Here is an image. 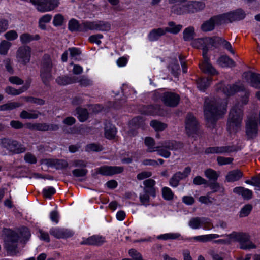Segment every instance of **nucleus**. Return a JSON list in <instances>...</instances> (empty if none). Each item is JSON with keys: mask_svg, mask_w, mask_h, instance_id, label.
<instances>
[{"mask_svg": "<svg viewBox=\"0 0 260 260\" xmlns=\"http://www.w3.org/2000/svg\"><path fill=\"white\" fill-rule=\"evenodd\" d=\"M95 30L108 31L111 28V25L109 23L102 21H95Z\"/></svg>", "mask_w": 260, "mask_h": 260, "instance_id": "nucleus-37", "label": "nucleus"}, {"mask_svg": "<svg viewBox=\"0 0 260 260\" xmlns=\"http://www.w3.org/2000/svg\"><path fill=\"white\" fill-rule=\"evenodd\" d=\"M220 237H221V236H220L219 235L211 234L208 235L195 236L193 238V239L197 241L201 242H207L213 239L218 238Z\"/></svg>", "mask_w": 260, "mask_h": 260, "instance_id": "nucleus-32", "label": "nucleus"}, {"mask_svg": "<svg viewBox=\"0 0 260 260\" xmlns=\"http://www.w3.org/2000/svg\"><path fill=\"white\" fill-rule=\"evenodd\" d=\"M52 164L58 169H62L68 166V162L63 159L54 160Z\"/></svg>", "mask_w": 260, "mask_h": 260, "instance_id": "nucleus-58", "label": "nucleus"}, {"mask_svg": "<svg viewBox=\"0 0 260 260\" xmlns=\"http://www.w3.org/2000/svg\"><path fill=\"white\" fill-rule=\"evenodd\" d=\"M103 150L102 147L99 144L91 143L86 146L85 150L87 152L100 151Z\"/></svg>", "mask_w": 260, "mask_h": 260, "instance_id": "nucleus-55", "label": "nucleus"}, {"mask_svg": "<svg viewBox=\"0 0 260 260\" xmlns=\"http://www.w3.org/2000/svg\"><path fill=\"white\" fill-rule=\"evenodd\" d=\"M145 112L146 114L153 115H161L162 114L160 110V107L158 105L148 106Z\"/></svg>", "mask_w": 260, "mask_h": 260, "instance_id": "nucleus-41", "label": "nucleus"}, {"mask_svg": "<svg viewBox=\"0 0 260 260\" xmlns=\"http://www.w3.org/2000/svg\"><path fill=\"white\" fill-rule=\"evenodd\" d=\"M189 226L193 229H200V217L192 218L189 221Z\"/></svg>", "mask_w": 260, "mask_h": 260, "instance_id": "nucleus-60", "label": "nucleus"}, {"mask_svg": "<svg viewBox=\"0 0 260 260\" xmlns=\"http://www.w3.org/2000/svg\"><path fill=\"white\" fill-rule=\"evenodd\" d=\"M243 116L241 106L236 105L231 109L227 123V129L230 133H236L240 129Z\"/></svg>", "mask_w": 260, "mask_h": 260, "instance_id": "nucleus-3", "label": "nucleus"}, {"mask_svg": "<svg viewBox=\"0 0 260 260\" xmlns=\"http://www.w3.org/2000/svg\"><path fill=\"white\" fill-rule=\"evenodd\" d=\"M162 195L163 198L168 201L173 199L174 193L171 189L168 187H164L162 188Z\"/></svg>", "mask_w": 260, "mask_h": 260, "instance_id": "nucleus-50", "label": "nucleus"}, {"mask_svg": "<svg viewBox=\"0 0 260 260\" xmlns=\"http://www.w3.org/2000/svg\"><path fill=\"white\" fill-rule=\"evenodd\" d=\"M215 42H218L219 44L222 45L223 47L230 51L231 53L234 54L235 52L232 48L231 43L224 39L222 38L216 37L214 39Z\"/></svg>", "mask_w": 260, "mask_h": 260, "instance_id": "nucleus-39", "label": "nucleus"}, {"mask_svg": "<svg viewBox=\"0 0 260 260\" xmlns=\"http://www.w3.org/2000/svg\"><path fill=\"white\" fill-rule=\"evenodd\" d=\"M161 146H157L156 151L159 155L164 157L165 158H169L171 155V153L169 151L161 148Z\"/></svg>", "mask_w": 260, "mask_h": 260, "instance_id": "nucleus-61", "label": "nucleus"}, {"mask_svg": "<svg viewBox=\"0 0 260 260\" xmlns=\"http://www.w3.org/2000/svg\"><path fill=\"white\" fill-rule=\"evenodd\" d=\"M217 63L222 67H233L235 66V62L226 55L220 56L217 60Z\"/></svg>", "mask_w": 260, "mask_h": 260, "instance_id": "nucleus-27", "label": "nucleus"}, {"mask_svg": "<svg viewBox=\"0 0 260 260\" xmlns=\"http://www.w3.org/2000/svg\"><path fill=\"white\" fill-rule=\"evenodd\" d=\"M183 146V145L182 143L175 141H165L162 143L161 145L162 147H164L170 150H177L182 148Z\"/></svg>", "mask_w": 260, "mask_h": 260, "instance_id": "nucleus-28", "label": "nucleus"}, {"mask_svg": "<svg viewBox=\"0 0 260 260\" xmlns=\"http://www.w3.org/2000/svg\"><path fill=\"white\" fill-rule=\"evenodd\" d=\"M182 28L181 25H176L174 22L171 21L168 23V26L164 28L166 33L170 32L173 34H178Z\"/></svg>", "mask_w": 260, "mask_h": 260, "instance_id": "nucleus-33", "label": "nucleus"}, {"mask_svg": "<svg viewBox=\"0 0 260 260\" xmlns=\"http://www.w3.org/2000/svg\"><path fill=\"white\" fill-rule=\"evenodd\" d=\"M49 233L51 236L56 239H67L74 235V232L72 231L59 227H53L51 228Z\"/></svg>", "mask_w": 260, "mask_h": 260, "instance_id": "nucleus-12", "label": "nucleus"}, {"mask_svg": "<svg viewBox=\"0 0 260 260\" xmlns=\"http://www.w3.org/2000/svg\"><path fill=\"white\" fill-rule=\"evenodd\" d=\"M198 122L194 116L191 114H188L185 120V128L188 136L196 133L198 129Z\"/></svg>", "mask_w": 260, "mask_h": 260, "instance_id": "nucleus-17", "label": "nucleus"}, {"mask_svg": "<svg viewBox=\"0 0 260 260\" xmlns=\"http://www.w3.org/2000/svg\"><path fill=\"white\" fill-rule=\"evenodd\" d=\"M234 151V147L231 146H214L207 148L205 150V153L220 154L230 153Z\"/></svg>", "mask_w": 260, "mask_h": 260, "instance_id": "nucleus-19", "label": "nucleus"}, {"mask_svg": "<svg viewBox=\"0 0 260 260\" xmlns=\"http://www.w3.org/2000/svg\"><path fill=\"white\" fill-rule=\"evenodd\" d=\"M116 129L113 125H106L105 128V136L107 139H113L116 134Z\"/></svg>", "mask_w": 260, "mask_h": 260, "instance_id": "nucleus-35", "label": "nucleus"}, {"mask_svg": "<svg viewBox=\"0 0 260 260\" xmlns=\"http://www.w3.org/2000/svg\"><path fill=\"white\" fill-rule=\"evenodd\" d=\"M52 18V15L49 14H45L41 17L39 20V26L43 30L46 29V25L45 23H48L50 21Z\"/></svg>", "mask_w": 260, "mask_h": 260, "instance_id": "nucleus-46", "label": "nucleus"}, {"mask_svg": "<svg viewBox=\"0 0 260 260\" xmlns=\"http://www.w3.org/2000/svg\"><path fill=\"white\" fill-rule=\"evenodd\" d=\"M211 82V78H202L197 80V86L200 90H204L209 86Z\"/></svg>", "mask_w": 260, "mask_h": 260, "instance_id": "nucleus-42", "label": "nucleus"}, {"mask_svg": "<svg viewBox=\"0 0 260 260\" xmlns=\"http://www.w3.org/2000/svg\"><path fill=\"white\" fill-rule=\"evenodd\" d=\"M191 172V168L189 167H186L182 172H177L175 173L169 181V184L173 187H176L178 186L179 182L186 178Z\"/></svg>", "mask_w": 260, "mask_h": 260, "instance_id": "nucleus-15", "label": "nucleus"}, {"mask_svg": "<svg viewBox=\"0 0 260 260\" xmlns=\"http://www.w3.org/2000/svg\"><path fill=\"white\" fill-rule=\"evenodd\" d=\"M203 228L206 230H209L213 228L211 220L208 218L200 217V228Z\"/></svg>", "mask_w": 260, "mask_h": 260, "instance_id": "nucleus-38", "label": "nucleus"}, {"mask_svg": "<svg viewBox=\"0 0 260 260\" xmlns=\"http://www.w3.org/2000/svg\"><path fill=\"white\" fill-rule=\"evenodd\" d=\"M81 23L79 24L78 21L74 19H71L68 23V28L71 31H80Z\"/></svg>", "mask_w": 260, "mask_h": 260, "instance_id": "nucleus-48", "label": "nucleus"}, {"mask_svg": "<svg viewBox=\"0 0 260 260\" xmlns=\"http://www.w3.org/2000/svg\"><path fill=\"white\" fill-rule=\"evenodd\" d=\"M227 101L219 98H208L204 104V115L209 127H213L226 112Z\"/></svg>", "mask_w": 260, "mask_h": 260, "instance_id": "nucleus-1", "label": "nucleus"}, {"mask_svg": "<svg viewBox=\"0 0 260 260\" xmlns=\"http://www.w3.org/2000/svg\"><path fill=\"white\" fill-rule=\"evenodd\" d=\"M192 1L189 2L186 4L182 6V7L177 8L176 6L171 7V12L178 15L183 14L184 13L195 12L194 7L193 6Z\"/></svg>", "mask_w": 260, "mask_h": 260, "instance_id": "nucleus-18", "label": "nucleus"}, {"mask_svg": "<svg viewBox=\"0 0 260 260\" xmlns=\"http://www.w3.org/2000/svg\"><path fill=\"white\" fill-rule=\"evenodd\" d=\"M30 2L42 13L52 11L59 5V0H30Z\"/></svg>", "mask_w": 260, "mask_h": 260, "instance_id": "nucleus-7", "label": "nucleus"}, {"mask_svg": "<svg viewBox=\"0 0 260 260\" xmlns=\"http://www.w3.org/2000/svg\"><path fill=\"white\" fill-rule=\"evenodd\" d=\"M166 34L164 28H159L152 29L149 34L148 37L150 41H155Z\"/></svg>", "mask_w": 260, "mask_h": 260, "instance_id": "nucleus-25", "label": "nucleus"}, {"mask_svg": "<svg viewBox=\"0 0 260 260\" xmlns=\"http://www.w3.org/2000/svg\"><path fill=\"white\" fill-rule=\"evenodd\" d=\"M257 133L258 127L255 116L248 117L246 123V134L248 139L255 138Z\"/></svg>", "mask_w": 260, "mask_h": 260, "instance_id": "nucleus-9", "label": "nucleus"}, {"mask_svg": "<svg viewBox=\"0 0 260 260\" xmlns=\"http://www.w3.org/2000/svg\"><path fill=\"white\" fill-rule=\"evenodd\" d=\"M1 143L3 147L14 154L21 153L26 151L25 146L15 140L4 138L1 140Z\"/></svg>", "mask_w": 260, "mask_h": 260, "instance_id": "nucleus-8", "label": "nucleus"}, {"mask_svg": "<svg viewBox=\"0 0 260 260\" xmlns=\"http://www.w3.org/2000/svg\"><path fill=\"white\" fill-rule=\"evenodd\" d=\"M181 236V234L178 233H169L160 235L157 238L164 240H174L180 239Z\"/></svg>", "mask_w": 260, "mask_h": 260, "instance_id": "nucleus-36", "label": "nucleus"}, {"mask_svg": "<svg viewBox=\"0 0 260 260\" xmlns=\"http://www.w3.org/2000/svg\"><path fill=\"white\" fill-rule=\"evenodd\" d=\"M244 78L250 82L252 87L255 88H260V74H256L251 72H245L243 74Z\"/></svg>", "mask_w": 260, "mask_h": 260, "instance_id": "nucleus-20", "label": "nucleus"}, {"mask_svg": "<svg viewBox=\"0 0 260 260\" xmlns=\"http://www.w3.org/2000/svg\"><path fill=\"white\" fill-rule=\"evenodd\" d=\"M234 12L218 15L220 24L237 20L239 17H235Z\"/></svg>", "mask_w": 260, "mask_h": 260, "instance_id": "nucleus-26", "label": "nucleus"}, {"mask_svg": "<svg viewBox=\"0 0 260 260\" xmlns=\"http://www.w3.org/2000/svg\"><path fill=\"white\" fill-rule=\"evenodd\" d=\"M22 104L18 102H9L0 106V111L10 110L20 107Z\"/></svg>", "mask_w": 260, "mask_h": 260, "instance_id": "nucleus-44", "label": "nucleus"}, {"mask_svg": "<svg viewBox=\"0 0 260 260\" xmlns=\"http://www.w3.org/2000/svg\"><path fill=\"white\" fill-rule=\"evenodd\" d=\"M145 144L148 147L147 152H153L156 150L157 147H154L155 141L151 137H146L145 139Z\"/></svg>", "mask_w": 260, "mask_h": 260, "instance_id": "nucleus-45", "label": "nucleus"}, {"mask_svg": "<svg viewBox=\"0 0 260 260\" xmlns=\"http://www.w3.org/2000/svg\"><path fill=\"white\" fill-rule=\"evenodd\" d=\"M243 176V173L239 170H234L230 171L226 176L227 182H235L239 180Z\"/></svg>", "mask_w": 260, "mask_h": 260, "instance_id": "nucleus-24", "label": "nucleus"}, {"mask_svg": "<svg viewBox=\"0 0 260 260\" xmlns=\"http://www.w3.org/2000/svg\"><path fill=\"white\" fill-rule=\"evenodd\" d=\"M233 192L241 194L245 199H250L252 198V192L250 190L242 187H237L234 188Z\"/></svg>", "mask_w": 260, "mask_h": 260, "instance_id": "nucleus-29", "label": "nucleus"}, {"mask_svg": "<svg viewBox=\"0 0 260 260\" xmlns=\"http://www.w3.org/2000/svg\"><path fill=\"white\" fill-rule=\"evenodd\" d=\"M95 21H84L81 23L80 31L86 32L89 30H95Z\"/></svg>", "mask_w": 260, "mask_h": 260, "instance_id": "nucleus-43", "label": "nucleus"}, {"mask_svg": "<svg viewBox=\"0 0 260 260\" xmlns=\"http://www.w3.org/2000/svg\"><path fill=\"white\" fill-rule=\"evenodd\" d=\"M211 193V192H208L206 196L200 197L199 198V202L205 204H212L214 200V199L209 196Z\"/></svg>", "mask_w": 260, "mask_h": 260, "instance_id": "nucleus-56", "label": "nucleus"}, {"mask_svg": "<svg viewBox=\"0 0 260 260\" xmlns=\"http://www.w3.org/2000/svg\"><path fill=\"white\" fill-rule=\"evenodd\" d=\"M233 160V159L231 157L219 156L217 158V161L220 166L230 164L232 162Z\"/></svg>", "mask_w": 260, "mask_h": 260, "instance_id": "nucleus-59", "label": "nucleus"}, {"mask_svg": "<svg viewBox=\"0 0 260 260\" xmlns=\"http://www.w3.org/2000/svg\"><path fill=\"white\" fill-rule=\"evenodd\" d=\"M30 82H27L25 85L19 89H16L11 86H8L5 88V92L10 95H19L23 92L26 91L30 86Z\"/></svg>", "mask_w": 260, "mask_h": 260, "instance_id": "nucleus-23", "label": "nucleus"}, {"mask_svg": "<svg viewBox=\"0 0 260 260\" xmlns=\"http://www.w3.org/2000/svg\"><path fill=\"white\" fill-rule=\"evenodd\" d=\"M40 115L41 113L37 111L30 110L27 111L23 110L20 114V117L22 119H37Z\"/></svg>", "mask_w": 260, "mask_h": 260, "instance_id": "nucleus-30", "label": "nucleus"}, {"mask_svg": "<svg viewBox=\"0 0 260 260\" xmlns=\"http://www.w3.org/2000/svg\"><path fill=\"white\" fill-rule=\"evenodd\" d=\"M11 43L7 41L3 40L0 43V54L6 55L10 47Z\"/></svg>", "mask_w": 260, "mask_h": 260, "instance_id": "nucleus-51", "label": "nucleus"}, {"mask_svg": "<svg viewBox=\"0 0 260 260\" xmlns=\"http://www.w3.org/2000/svg\"><path fill=\"white\" fill-rule=\"evenodd\" d=\"M64 20V17L61 14H56L54 17L53 24L55 26H61L63 24Z\"/></svg>", "mask_w": 260, "mask_h": 260, "instance_id": "nucleus-57", "label": "nucleus"}, {"mask_svg": "<svg viewBox=\"0 0 260 260\" xmlns=\"http://www.w3.org/2000/svg\"><path fill=\"white\" fill-rule=\"evenodd\" d=\"M219 17L217 16H215L209 20L205 22L201 26V29L204 31H209L212 30L215 26V25H220Z\"/></svg>", "mask_w": 260, "mask_h": 260, "instance_id": "nucleus-21", "label": "nucleus"}, {"mask_svg": "<svg viewBox=\"0 0 260 260\" xmlns=\"http://www.w3.org/2000/svg\"><path fill=\"white\" fill-rule=\"evenodd\" d=\"M222 83L217 85V89L221 92H223L226 96H229L235 94L236 92L239 91H242L244 89V86L240 83H238L233 85H228L224 87H222Z\"/></svg>", "mask_w": 260, "mask_h": 260, "instance_id": "nucleus-14", "label": "nucleus"}, {"mask_svg": "<svg viewBox=\"0 0 260 260\" xmlns=\"http://www.w3.org/2000/svg\"><path fill=\"white\" fill-rule=\"evenodd\" d=\"M252 206L250 204L245 205L241 210L239 216L240 217L247 216L251 212Z\"/></svg>", "mask_w": 260, "mask_h": 260, "instance_id": "nucleus-54", "label": "nucleus"}, {"mask_svg": "<svg viewBox=\"0 0 260 260\" xmlns=\"http://www.w3.org/2000/svg\"><path fill=\"white\" fill-rule=\"evenodd\" d=\"M150 125L156 131H162L167 127L165 123L155 120L151 122Z\"/></svg>", "mask_w": 260, "mask_h": 260, "instance_id": "nucleus-49", "label": "nucleus"}, {"mask_svg": "<svg viewBox=\"0 0 260 260\" xmlns=\"http://www.w3.org/2000/svg\"><path fill=\"white\" fill-rule=\"evenodd\" d=\"M40 38L39 35L33 36L28 33H24L20 36V39L22 44H27L34 40H38Z\"/></svg>", "mask_w": 260, "mask_h": 260, "instance_id": "nucleus-34", "label": "nucleus"}, {"mask_svg": "<svg viewBox=\"0 0 260 260\" xmlns=\"http://www.w3.org/2000/svg\"><path fill=\"white\" fill-rule=\"evenodd\" d=\"M78 82L81 86L87 87L92 85V82L85 76L81 77Z\"/></svg>", "mask_w": 260, "mask_h": 260, "instance_id": "nucleus-64", "label": "nucleus"}, {"mask_svg": "<svg viewBox=\"0 0 260 260\" xmlns=\"http://www.w3.org/2000/svg\"><path fill=\"white\" fill-rule=\"evenodd\" d=\"M31 56V48L28 46L20 47L17 52V59L18 61L23 64H26L29 62Z\"/></svg>", "mask_w": 260, "mask_h": 260, "instance_id": "nucleus-10", "label": "nucleus"}, {"mask_svg": "<svg viewBox=\"0 0 260 260\" xmlns=\"http://www.w3.org/2000/svg\"><path fill=\"white\" fill-rule=\"evenodd\" d=\"M212 40L211 38L198 39L193 42L192 45L193 47L202 49L203 50V61L199 64L201 70L205 73L214 75L217 74V72L210 63L209 58L207 56L208 45L211 43Z\"/></svg>", "mask_w": 260, "mask_h": 260, "instance_id": "nucleus-2", "label": "nucleus"}, {"mask_svg": "<svg viewBox=\"0 0 260 260\" xmlns=\"http://www.w3.org/2000/svg\"><path fill=\"white\" fill-rule=\"evenodd\" d=\"M123 167L121 166H103L95 169L96 173L103 176H112L123 172Z\"/></svg>", "mask_w": 260, "mask_h": 260, "instance_id": "nucleus-11", "label": "nucleus"}, {"mask_svg": "<svg viewBox=\"0 0 260 260\" xmlns=\"http://www.w3.org/2000/svg\"><path fill=\"white\" fill-rule=\"evenodd\" d=\"M194 36V29L193 27L185 28L183 31V39L185 41H190Z\"/></svg>", "mask_w": 260, "mask_h": 260, "instance_id": "nucleus-47", "label": "nucleus"}, {"mask_svg": "<svg viewBox=\"0 0 260 260\" xmlns=\"http://www.w3.org/2000/svg\"><path fill=\"white\" fill-rule=\"evenodd\" d=\"M128 253L132 257L133 260H143L141 254L134 249H130Z\"/></svg>", "mask_w": 260, "mask_h": 260, "instance_id": "nucleus-62", "label": "nucleus"}, {"mask_svg": "<svg viewBox=\"0 0 260 260\" xmlns=\"http://www.w3.org/2000/svg\"><path fill=\"white\" fill-rule=\"evenodd\" d=\"M205 175L210 180L215 181L217 179L219 175L215 170L208 169L205 171Z\"/></svg>", "mask_w": 260, "mask_h": 260, "instance_id": "nucleus-53", "label": "nucleus"}, {"mask_svg": "<svg viewBox=\"0 0 260 260\" xmlns=\"http://www.w3.org/2000/svg\"><path fill=\"white\" fill-rule=\"evenodd\" d=\"M161 100L165 105L174 107L179 104L180 96L174 92H166L162 94Z\"/></svg>", "mask_w": 260, "mask_h": 260, "instance_id": "nucleus-13", "label": "nucleus"}, {"mask_svg": "<svg viewBox=\"0 0 260 260\" xmlns=\"http://www.w3.org/2000/svg\"><path fill=\"white\" fill-rule=\"evenodd\" d=\"M155 181L152 179H148L143 181L144 187L143 191L146 192H149V194L155 197L156 189L154 187L155 185Z\"/></svg>", "mask_w": 260, "mask_h": 260, "instance_id": "nucleus-22", "label": "nucleus"}, {"mask_svg": "<svg viewBox=\"0 0 260 260\" xmlns=\"http://www.w3.org/2000/svg\"><path fill=\"white\" fill-rule=\"evenodd\" d=\"M150 196L151 195L149 192H144V191L143 193H140L139 199L142 205L145 206L149 205Z\"/></svg>", "mask_w": 260, "mask_h": 260, "instance_id": "nucleus-52", "label": "nucleus"}, {"mask_svg": "<svg viewBox=\"0 0 260 260\" xmlns=\"http://www.w3.org/2000/svg\"><path fill=\"white\" fill-rule=\"evenodd\" d=\"M169 69H171V73L174 76H177L178 73V71L180 70L179 64L176 61H174L172 62L169 67Z\"/></svg>", "mask_w": 260, "mask_h": 260, "instance_id": "nucleus-63", "label": "nucleus"}, {"mask_svg": "<svg viewBox=\"0 0 260 260\" xmlns=\"http://www.w3.org/2000/svg\"><path fill=\"white\" fill-rule=\"evenodd\" d=\"M78 118L80 121L84 122L88 118V112L86 109L78 107L76 109Z\"/></svg>", "mask_w": 260, "mask_h": 260, "instance_id": "nucleus-40", "label": "nucleus"}, {"mask_svg": "<svg viewBox=\"0 0 260 260\" xmlns=\"http://www.w3.org/2000/svg\"><path fill=\"white\" fill-rule=\"evenodd\" d=\"M106 242L105 237L99 235H94L88 238H83L82 241L80 242V244L100 246Z\"/></svg>", "mask_w": 260, "mask_h": 260, "instance_id": "nucleus-16", "label": "nucleus"}, {"mask_svg": "<svg viewBox=\"0 0 260 260\" xmlns=\"http://www.w3.org/2000/svg\"><path fill=\"white\" fill-rule=\"evenodd\" d=\"M3 234L4 235L5 248L10 254H15L17 252L19 235L17 233L9 229H5L3 230Z\"/></svg>", "mask_w": 260, "mask_h": 260, "instance_id": "nucleus-4", "label": "nucleus"}, {"mask_svg": "<svg viewBox=\"0 0 260 260\" xmlns=\"http://www.w3.org/2000/svg\"><path fill=\"white\" fill-rule=\"evenodd\" d=\"M56 82L60 85H66L75 83L76 81V78L74 77L63 76L58 77L56 79Z\"/></svg>", "mask_w": 260, "mask_h": 260, "instance_id": "nucleus-31", "label": "nucleus"}, {"mask_svg": "<svg viewBox=\"0 0 260 260\" xmlns=\"http://www.w3.org/2000/svg\"><path fill=\"white\" fill-rule=\"evenodd\" d=\"M227 237L230 241L239 242L241 249H250L256 248L255 245L250 240V235L247 233L233 232L228 235Z\"/></svg>", "mask_w": 260, "mask_h": 260, "instance_id": "nucleus-6", "label": "nucleus"}, {"mask_svg": "<svg viewBox=\"0 0 260 260\" xmlns=\"http://www.w3.org/2000/svg\"><path fill=\"white\" fill-rule=\"evenodd\" d=\"M53 64L49 55L45 54L43 56L41 68L40 78L42 82L46 86L49 85L50 82L52 79V70Z\"/></svg>", "mask_w": 260, "mask_h": 260, "instance_id": "nucleus-5", "label": "nucleus"}]
</instances>
